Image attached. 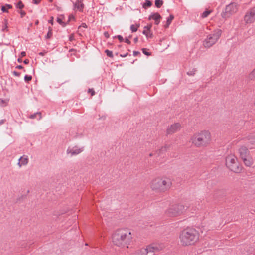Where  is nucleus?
<instances>
[{
	"mask_svg": "<svg viewBox=\"0 0 255 255\" xmlns=\"http://www.w3.org/2000/svg\"><path fill=\"white\" fill-rule=\"evenodd\" d=\"M104 36H105V37L106 38H108L110 37V35H109V33H108V32H105L104 33Z\"/></svg>",
	"mask_w": 255,
	"mask_h": 255,
	"instance_id": "nucleus-46",
	"label": "nucleus"
},
{
	"mask_svg": "<svg viewBox=\"0 0 255 255\" xmlns=\"http://www.w3.org/2000/svg\"><path fill=\"white\" fill-rule=\"evenodd\" d=\"M172 185L170 179L167 178H156L152 180L150 184L151 188L158 192H164L169 190Z\"/></svg>",
	"mask_w": 255,
	"mask_h": 255,
	"instance_id": "nucleus-4",
	"label": "nucleus"
},
{
	"mask_svg": "<svg viewBox=\"0 0 255 255\" xmlns=\"http://www.w3.org/2000/svg\"><path fill=\"white\" fill-rule=\"evenodd\" d=\"M24 4L22 3L21 1H19V2L16 4V7L17 8L22 9L24 7Z\"/></svg>",
	"mask_w": 255,
	"mask_h": 255,
	"instance_id": "nucleus-32",
	"label": "nucleus"
},
{
	"mask_svg": "<svg viewBox=\"0 0 255 255\" xmlns=\"http://www.w3.org/2000/svg\"><path fill=\"white\" fill-rule=\"evenodd\" d=\"M74 9H77L82 12L84 8V4L83 3V0H77L74 3Z\"/></svg>",
	"mask_w": 255,
	"mask_h": 255,
	"instance_id": "nucleus-13",
	"label": "nucleus"
},
{
	"mask_svg": "<svg viewBox=\"0 0 255 255\" xmlns=\"http://www.w3.org/2000/svg\"><path fill=\"white\" fill-rule=\"evenodd\" d=\"M81 26H82L84 28H87V25L85 23H82Z\"/></svg>",
	"mask_w": 255,
	"mask_h": 255,
	"instance_id": "nucleus-56",
	"label": "nucleus"
},
{
	"mask_svg": "<svg viewBox=\"0 0 255 255\" xmlns=\"http://www.w3.org/2000/svg\"><path fill=\"white\" fill-rule=\"evenodd\" d=\"M52 35V29L51 28H49V31H48L47 35L45 36V38L49 39L51 37Z\"/></svg>",
	"mask_w": 255,
	"mask_h": 255,
	"instance_id": "nucleus-30",
	"label": "nucleus"
},
{
	"mask_svg": "<svg viewBox=\"0 0 255 255\" xmlns=\"http://www.w3.org/2000/svg\"><path fill=\"white\" fill-rule=\"evenodd\" d=\"M138 40V37H136L134 38V42L135 43H136V42H137Z\"/></svg>",
	"mask_w": 255,
	"mask_h": 255,
	"instance_id": "nucleus-55",
	"label": "nucleus"
},
{
	"mask_svg": "<svg viewBox=\"0 0 255 255\" xmlns=\"http://www.w3.org/2000/svg\"><path fill=\"white\" fill-rule=\"evenodd\" d=\"M125 42L126 43H127V44H130V43H131V42H130V41L129 40V39H128V38H125Z\"/></svg>",
	"mask_w": 255,
	"mask_h": 255,
	"instance_id": "nucleus-47",
	"label": "nucleus"
},
{
	"mask_svg": "<svg viewBox=\"0 0 255 255\" xmlns=\"http://www.w3.org/2000/svg\"><path fill=\"white\" fill-rule=\"evenodd\" d=\"M38 21L36 22V24H38Z\"/></svg>",
	"mask_w": 255,
	"mask_h": 255,
	"instance_id": "nucleus-60",
	"label": "nucleus"
},
{
	"mask_svg": "<svg viewBox=\"0 0 255 255\" xmlns=\"http://www.w3.org/2000/svg\"><path fill=\"white\" fill-rule=\"evenodd\" d=\"M105 53L106 54L107 56H108L109 57H110V58H113L114 57V55L113 54L112 51H110V50H109L108 49H106L105 51Z\"/></svg>",
	"mask_w": 255,
	"mask_h": 255,
	"instance_id": "nucleus-29",
	"label": "nucleus"
},
{
	"mask_svg": "<svg viewBox=\"0 0 255 255\" xmlns=\"http://www.w3.org/2000/svg\"><path fill=\"white\" fill-rule=\"evenodd\" d=\"M190 140L196 147H206L210 144L211 134L208 130H201L195 133L191 136Z\"/></svg>",
	"mask_w": 255,
	"mask_h": 255,
	"instance_id": "nucleus-2",
	"label": "nucleus"
},
{
	"mask_svg": "<svg viewBox=\"0 0 255 255\" xmlns=\"http://www.w3.org/2000/svg\"><path fill=\"white\" fill-rule=\"evenodd\" d=\"M1 10L3 12H8V10L7 9H6V7L5 6H2L1 7Z\"/></svg>",
	"mask_w": 255,
	"mask_h": 255,
	"instance_id": "nucleus-41",
	"label": "nucleus"
},
{
	"mask_svg": "<svg viewBox=\"0 0 255 255\" xmlns=\"http://www.w3.org/2000/svg\"><path fill=\"white\" fill-rule=\"evenodd\" d=\"M74 19H75L74 16L73 15H70L69 16V19H68V22H69L71 20H74Z\"/></svg>",
	"mask_w": 255,
	"mask_h": 255,
	"instance_id": "nucleus-42",
	"label": "nucleus"
},
{
	"mask_svg": "<svg viewBox=\"0 0 255 255\" xmlns=\"http://www.w3.org/2000/svg\"><path fill=\"white\" fill-rule=\"evenodd\" d=\"M152 27V25H148L144 27V29L147 30V31H150V29Z\"/></svg>",
	"mask_w": 255,
	"mask_h": 255,
	"instance_id": "nucleus-37",
	"label": "nucleus"
},
{
	"mask_svg": "<svg viewBox=\"0 0 255 255\" xmlns=\"http://www.w3.org/2000/svg\"><path fill=\"white\" fill-rule=\"evenodd\" d=\"M142 52L146 55L149 56L151 55V53L147 52L146 48L142 49Z\"/></svg>",
	"mask_w": 255,
	"mask_h": 255,
	"instance_id": "nucleus-35",
	"label": "nucleus"
},
{
	"mask_svg": "<svg viewBox=\"0 0 255 255\" xmlns=\"http://www.w3.org/2000/svg\"><path fill=\"white\" fill-rule=\"evenodd\" d=\"M139 24H136V25H134L133 24L131 25L130 26V30L132 32H136L138 28L139 27Z\"/></svg>",
	"mask_w": 255,
	"mask_h": 255,
	"instance_id": "nucleus-26",
	"label": "nucleus"
},
{
	"mask_svg": "<svg viewBox=\"0 0 255 255\" xmlns=\"http://www.w3.org/2000/svg\"><path fill=\"white\" fill-rule=\"evenodd\" d=\"M132 241V235L128 228L118 229L112 235L113 243L121 248H128Z\"/></svg>",
	"mask_w": 255,
	"mask_h": 255,
	"instance_id": "nucleus-1",
	"label": "nucleus"
},
{
	"mask_svg": "<svg viewBox=\"0 0 255 255\" xmlns=\"http://www.w3.org/2000/svg\"><path fill=\"white\" fill-rule=\"evenodd\" d=\"M199 238L198 232L194 228H187L182 231L179 235L181 244L188 246L195 243Z\"/></svg>",
	"mask_w": 255,
	"mask_h": 255,
	"instance_id": "nucleus-3",
	"label": "nucleus"
},
{
	"mask_svg": "<svg viewBox=\"0 0 255 255\" xmlns=\"http://www.w3.org/2000/svg\"><path fill=\"white\" fill-rule=\"evenodd\" d=\"M142 33L144 35H146V36L147 38L152 37V34L151 33V31H147L145 29H144V30L142 32Z\"/></svg>",
	"mask_w": 255,
	"mask_h": 255,
	"instance_id": "nucleus-23",
	"label": "nucleus"
},
{
	"mask_svg": "<svg viewBox=\"0 0 255 255\" xmlns=\"http://www.w3.org/2000/svg\"><path fill=\"white\" fill-rule=\"evenodd\" d=\"M174 18V15L170 14L169 17L167 18L166 24L164 25L165 28H168Z\"/></svg>",
	"mask_w": 255,
	"mask_h": 255,
	"instance_id": "nucleus-18",
	"label": "nucleus"
},
{
	"mask_svg": "<svg viewBox=\"0 0 255 255\" xmlns=\"http://www.w3.org/2000/svg\"><path fill=\"white\" fill-rule=\"evenodd\" d=\"M222 31L217 29L213 33L207 35L203 41V45L206 48H210L215 44L221 36Z\"/></svg>",
	"mask_w": 255,
	"mask_h": 255,
	"instance_id": "nucleus-7",
	"label": "nucleus"
},
{
	"mask_svg": "<svg viewBox=\"0 0 255 255\" xmlns=\"http://www.w3.org/2000/svg\"><path fill=\"white\" fill-rule=\"evenodd\" d=\"M5 6L6 7V8L7 7L8 9H10V8H12V5H10V4H6Z\"/></svg>",
	"mask_w": 255,
	"mask_h": 255,
	"instance_id": "nucleus-51",
	"label": "nucleus"
},
{
	"mask_svg": "<svg viewBox=\"0 0 255 255\" xmlns=\"http://www.w3.org/2000/svg\"><path fill=\"white\" fill-rule=\"evenodd\" d=\"M20 55L21 57H24L26 56V52L24 51H22L21 52Z\"/></svg>",
	"mask_w": 255,
	"mask_h": 255,
	"instance_id": "nucleus-50",
	"label": "nucleus"
},
{
	"mask_svg": "<svg viewBox=\"0 0 255 255\" xmlns=\"http://www.w3.org/2000/svg\"><path fill=\"white\" fill-rule=\"evenodd\" d=\"M13 74H14V75H15V76H20V73H19V72H17V71H15L13 72Z\"/></svg>",
	"mask_w": 255,
	"mask_h": 255,
	"instance_id": "nucleus-48",
	"label": "nucleus"
},
{
	"mask_svg": "<svg viewBox=\"0 0 255 255\" xmlns=\"http://www.w3.org/2000/svg\"><path fill=\"white\" fill-rule=\"evenodd\" d=\"M83 150V148H68L67 150V152L68 154H71V156L76 155Z\"/></svg>",
	"mask_w": 255,
	"mask_h": 255,
	"instance_id": "nucleus-14",
	"label": "nucleus"
},
{
	"mask_svg": "<svg viewBox=\"0 0 255 255\" xmlns=\"http://www.w3.org/2000/svg\"><path fill=\"white\" fill-rule=\"evenodd\" d=\"M247 78L249 81H254L255 80V68L248 75Z\"/></svg>",
	"mask_w": 255,
	"mask_h": 255,
	"instance_id": "nucleus-19",
	"label": "nucleus"
},
{
	"mask_svg": "<svg viewBox=\"0 0 255 255\" xmlns=\"http://www.w3.org/2000/svg\"><path fill=\"white\" fill-rule=\"evenodd\" d=\"M41 0H33L34 3L35 4H38L40 3Z\"/></svg>",
	"mask_w": 255,
	"mask_h": 255,
	"instance_id": "nucleus-45",
	"label": "nucleus"
},
{
	"mask_svg": "<svg viewBox=\"0 0 255 255\" xmlns=\"http://www.w3.org/2000/svg\"><path fill=\"white\" fill-rule=\"evenodd\" d=\"M64 19V16L61 15L58 17L57 18V22L59 23L63 27H65L66 25V23L63 22V19Z\"/></svg>",
	"mask_w": 255,
	"mask_h": 255,
	"instance_id": "nucleus-20",
	"label": "nucleus"
},
{
	"mask_svg": "<svg viewBox=\"0 0 255 255\" xmlns=\"http://www.w3.org/2000/svg\"><path fill=\"white\" fill-rule=\"evenodd\" d=\"M181 128V124L179 123H176L168 127L166 129V134H172L178 131Z\"/></svg>",
	"mask_w": 255,
	"mask_h": 255,
	"instance_id": "nucleus-12",
	"label": "nucleus"
},
{
	"mask_svg": "<svg viewBox=\"0 0 255 255\" xmlns=\"http://www.w3.org/2000/svg\"><path fill=\"white\" fill-rule=\"evenodd\" d=\"M226 165L230 170L235 173H239L242 169V166L238 162L237 158L233 154L227 156Z\"/></svg>",
	"mask_w": 255,
	"mask_h": 255,
	"instance_id": "nucleus-5",
	"label": "nucleus"
},
{
	"mask_svg": "<svg viewBox=\"0 0 255 255\" xmlns=\"http://www.w3.org/2000/svg\"><path fill=\"white\" fill-rule=\"evenodd\" d=\"M163 4V1L161 0H155V5L157 8H160Z\"/></svg>",
	"mask_w": 255,
	"mask_h": 255,
	"instance_id": "nucleus-24",
	"label": "nucleus"
},
{
	"mask_svg": "<svg viewBox=\"0 0 255 255\" xmlns=\"http://www.w3.org/2000/svg\"><path fill=\"white\" fill-rule=\"evenodd\" d=\"M196 71V69L193 68L191 70L188 71L187 72V74L189 76H194L195 74Z\"/></svg>",
	"mask_w": 255,
	"mask_h": 255,
	"instance_id": "nucleus-27",
	"label": "nucleus"
},
{
	"mask_svg": "<svg viewBox=\"0 0 255 255\" xmlns=\"http://www.w3.org/2000/svg\"><path fill=\"white\" fill-rule=\"evenodd\" d=\"M37 115L39 116L38 120L41 119V117H42L41 112H36L33 114H31L29 116V118L33 119L36 118Z\"/></svg>",
	"mask_w": 255,
	"mask_h": 255,
	"instance_id": "nucleus-21",
	"label": "nucleus"
},
{
	"mask_svg": "<svg viewBox=\"0 0 255 255\" xmlns=\"http://www.w3.org/2000/svg\"><path fill=\"white\" fill-rule=\"evenodd\" d=\"M152 5V2L149 0H145V2L143 4L142 6L144 8L146 9Z\"/></svg>",
	"mask_w": 255,
	"mask_h": 255,
	"instance_id": "nucleus-22",
	"label": "nucleus"
},
{
	"mask_svg": "<svg viewBox=\"0 0 255 255\" xmlns=\"http://www.w3.org/2000/svg\"><path fill=\"white\" fill-rule=\"evenodd\" d=\"M238 152L245 165L248 167L252 166L253 162L248 148L245 146H242L239 148Z\"/></svg>",
	"mask_w": 255,
	"mask_h": 255,
	"instance_id": "nucleus-8",
	"label": "nucleus"
},
{
	"mask_svg": "<svg viewBox=\"0 0 255 255\" xmlns=\"http://www.w3.org/2000/svg\"><path fill=\"white\" fill-rule=\"evenodd\" d=\"M28 158L27 156L23 155L19 159V162L18 165L19 167H21L22 165H26L28 163Z\"/></svg>",
	"mask_w": 255,
	"mask_h": 255,
	"instance_id": "nucleus-16",
	"label": "nucleus"
},
{
	"mask_svg": "<svg viewBox=\"0 0 255 255\" xmlns=\"http://www.w3.org/2000/svg\"><path fill=\"white\" fill-rule=\"evenodd\" d=\"M185 207L181 204H173L165 211V214L168 217H176L181 215L185 210Z\"/></svg>",
	"mask_w": 255,
	"mask_h": 255,
	"instance_id": "nucleus-6",
	"label": "nucleus"
},
{
	"mask_svg": "<svg viewBox=\"0 0 255 255\" xmlns=\"http://www.w3.org/2000/svg\"><path fill=\"white\" fill-rule=\"evenodd\" d=\"M133 54L134 56H136L138 55H140L141 54L139 51H134L133 52Z\"/></svg>",
	"mask_w": 255,
	"mask_h": 255,
	"instance_id": "nucleus-39",
	"label": "nucleus"
},
{
	"mask_svg": "<svg viewBox=\"0 0 255 255\" xmlns=\"http://www.w3.org/2000/svg\"><path fill=\"white\" fill-rule=\"evenodd\" d=\"M20 13L21 18L23 17L26 15V12L24 11H20Z\"/></svg>",
	"mask_w": 255,
	"mask_h": 255,
	"instance_id": "nucleus-40",
	"label": "nucleus"
},
{
	"mask_svg": "<svg viewBox=\"0 0 255 255\" xmlns=\"http://www.w3.org/2000/svg\"><path fill=\"white\" fill-rule=\"evenodd\" d=\"M161 16L158 13H154L149 16V20L153 19L155 20V24L158 25L160 23V19Z\"/></svg>",
	"mask_w": 255,
	"mask_h": 255,
	"instance_id": "nucleus-15",
	"label": "nucleus"
},
{
	"mask_svg": "<svg viewBox=\"0 0 255 255\" xmlns=\"http://www.w3.org/2000/svg\"><path fill=\"white\" fill-rule=\"evenodd\" d=\"M238 9V5L237 3L231 2L226 6L221 13V16L223 18L227 19L236 13Z\"/></svg>",
	"mask_w": 255,
	"mask_h": 255,
	"instance_id": "nucleus-9",
	"label": "nucleus"
},
{
	"mask_svg": "<svg viewBox=\"0 0 255 255\" xmlns=\"http://www.w3.org/2000/svg\"><path fill=\"white\" fill-rule=\"evenodd\" d=\"M16 68L19 69H23V66L21 65H18L16 67Z\"/></svg>",
	"mask_w": 255,
	"mask_h": 255,
	"instance_id": "nucleus-54",
	"label": "nucleus"
},
{
	"mask_svg": "<svg viewBox=\"0 0 255 255\" xmlns=\"http://www.w3.org/2000/svg\"><path fill=\"white\" fill-rule=\"evenodd\" d=\"M8 100H4L0 98V105L1 106H6L7 104Z\"/></svg>",
	"mask_w": 255,
	"mask_h": 255,
	"instance_id": "nucleus-31",
	"label": "nucleus"
},
{
	"mask_svg": "<svg viewBox=\"0 0 255 255\" xmlns=\"http://www.w3.org/2000/svg\"><path fill=\"white\" fill-rule=\"evenodd\" d=\"M18 62H19V63H21L22 62V59L21 58H19L17 60Z\"/></svg>",
	"mask_w": 255,
	"mask_h": 255,
	"instance_id": "nucleus-57",
	"label": "nucleus"
},
{
	"mask_svg": "<svg viewBox=\"0 0 255 255\" xmlns=\"http://www.w3.org/2000/svg\"><path fill=\"white\" fill-rule=\"evenodd\" d=\"M53 20H54V18L53 16H51L50 17V19L49 20L48 22L49 23H51L52 25L53 24Z\"/></svg>",
	"mask_w": 255,
	"mask_h": 255,
	"instance_id": "nucleus-43",
	"label": "nucleus"
},
{
	"mask_svg": "<svg viewBox=\"0 0 255 255\" xmlns=\"http://www.w3.org/2000/svg\"><path fill=\"white\" fill-rule=\"evenodd\" d=\"M244 20L247 24L252 23L255 21V7L247 11L244 16Z\"/></svg>",
	"mask_w": 255,
	"mask_h": 255,
	"instance_id": "nucleus-11",
	"label": "nucleus"
},
{
	"mask_svg": "<svg viewBox=\"0 0 255 255\" xmlns=\"http://www.w3.org/2000/svg\"><path fill=\"white\" fill-rule=\"evenodd\" d=\"M152 156V153L149 154V156H150V157H151V156Z\"/></svg>",
	"mask_w": 255,
	"mask_h": 255,
	"instance_id": "nucleus-59",
	"label": "nucleus"
},
{
	"mask_svg": "<svg viewBox=\"0 0 255 255\" xmlns=\"http://www.w3.org/2000/svg\"><path fill=\"white\" fill-rule=\"evenodd\" d=\"M5 119H2V120H0V125H2L3 123H4V122H5Z\"/></svg>",
	"mask_w": 255,
	"mask_h": 255,
	"instance_id": "nucleus-52",
	"label": "nucleus"
},
{
	"mask_svg": "<svg viewBox=\"0 0 255 255\" xmlns=\"http://www.w3.org/2000/svg\"><path fill=\"white\" fill-rule=\"evenodd\" d=\"M69 41H72L74 39V36L73 34H71L69 36Z\"/></svg>",
	"mask_w": 255,
	"mask_h": 255,
	"instance_id": "nucleus-44",
	"label": "nucleus"
},
{
	"mask_svg": "<svg viewBox=\"0 0 255 255\" xmlns=\"http://www.w3.org/2000/svg\"><path fill=\"white\" fill-rule=\"evenodd\" d=\"M169 148V146L166 145L162 147L159 151V154L161 153H163L165 151H166Z\"/></svg>",
	"mask_w": 255,
	"mask_h": 255,
	"instance_id": "nucleus-25",
	"label": "nucleus"
},
{
	"mask_svg": "<svg viewBox=\"0 0 255 255\" xmlns=\"http://www.w3.org/2000/svg\"><path fill=\"white\" fill-rule=\"evenodd\" d=\"M88 93H91V96H93L95 95V91L93 89H89Z\"/></svg>",
	"mask_w": 255,
	"mask_h": 255,
	"instance_id": "nucleus-38",
	"label": "nucleus"
},
{
	"mask_svg": "<svg viewBox=\"0 0 255 255\" xmlns=\"http://www.w3.org/2000/svg\"><path fill=\"white\" fill-rule=\"evenodd\" d=\"M250 142L253 145V146H248V147L251 149L255 148V138H253V139H251Z\"/></svg>",
	"mask_w": 255,
	"mask_h": 255,
	"instance_id": "nucleus-34",
	"label": "nucleus"
},
{
	"mask_svg": "<svg viewBox=\"0 0 255 255\" xmlns=\"http://www.w3.org/2000/svg\"><path fill=\"white\" fill-rule=\"evenodd\" d=\"M39 55H40L41 56H43L44 55V53L43 52H40V53H39Z\"/></svg>",
	"mask_w": 255,
	"mask_h": 255,
	"instance_id": "nucleus-58",
	"label": "nucleus"
},
{
	"mask_svg": "<svg viewBox=\"0 0 255 255\" xmlns=\"http://www.w3.org/2000/svg\"><path fill=\"white\" fill-rule=\"evenodd\" d=\"M165 246L163 244L159 243H152L147 245L145 248L147 255H155L156 253L160 251L163 250Z\"/></svg>",
	"mask_w": 255,
	"mask_h": 255,
	"instance_id": "nucleus-10",
	"label": "nucleus"
},
{
	"mask_svg": "<svg viewBox=\"0 0 255 255\" xmlns=\"http://www.w3.org/2000/svg\"><path fill=\"white\" fill-rule=\"evenodd\" d=\"M29 62V61L28 59H25L24 61H23V63L25 64H28Z\"/></svg>",
	"mask_w": 255,
	"mask_h": 255,
	"instance_id": "nucleus-53",
	"label": "nucleus"
},
{
	"mask_svg": "<svg viewBox=\"0 0 255 255\" xmlns=\"http://www.w3.org/2000/svg\"><path fill=\"white\" fill-rule=\"evenodd\" d=\"M32 79V76L30 75H26L24 76V80L26 82H29Z\"/></svg>",
	"mask_w": 255,
	"mask_h": 255,
	"instance_id": "nucleus-33",
	"label": "nucleus"
},
{
	"mask_svg": "<svg viewBox=\"0 0 255 255\" xmlns=\"http://www.w3.org/2000/svg\"><path fill=\"white\" fill-rule=\"evenodd\" d=\"M114 38H117L119 39V40L120 41V42H123V40H124V39H123V37L121 35H117L116 36H115Z\"/></svg>",
	"mask_w": 255,
	"mask_h": 255,
	"instance_id": "nucleus-36",
	"label": "nucleus"
},
{
	"mask_svg": "<svg viewBox=\"0 0 255 255\" xmlns=\"http://www.w3.org/2000/svg\"><path fill=\"white\" fill-rule=\"evenodd\" d=\"M210 13H211V11L206 10L202 13L201 17L202 18H206L210 14Z\"/></svg>",
	"mask_w": 255,
	"mask_h": 255,
	"instance_id": "nucleus-28",
	"label": "nucleus"
},
{
	"mask_svg": "<svg viewBox=\"0 0 255 255\" xmlns=\"http://www.w3.org/2000/svg\"><path fill=\"white\" fill-rule=\"evenodd\" d=\"M131 255H147V253L144 248H142L136 251Z\"/></svg>",
	"mask_w": 255,
	"mask_h": 255,
	"instance_id": "nucleus-17",
	"label": "nucleus"
},
{
	"mask_svg": "<svg viewBox=\"0 0 255 255\" xmlns=\"http://www.w3.org/2000/svg\"><path fill=\"white\" fill-rule=\"evenodd\" d=\"M128 55V53H126V54H120V56L121 57H126V56H127Z\"/></svg>",
	"mask_w": 255,
	"mask_h": 255,
	"instance_id": "nucleus-49",
	"label": "nucleus"
}]
</instances>
